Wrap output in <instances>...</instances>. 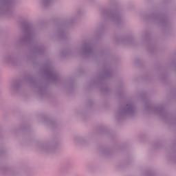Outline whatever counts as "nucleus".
Segmentation results:
<instances>
[{"label":"nucleus","instance_id":"f257e3e1","mask_svg":"<svg viewBox=\"0 0 176 176\" xmlns=\"http://www.w3.org/2000/svg\"><path fill=\"white\" fill-rule=\"evenodd\" d=\"M44 72L47 75V80L52 82H57L60 77L57 74V72L53 69L52 67H46L44 69Z\"/></svg>","mask_w":176,"mask_h":176},{"label":"nucleus","instance_id":"f03ea898","mask_svg":"<svg viewBox=\"0 0 176 176\" xmlns=\"http://www.w3.org/2000/svg\"><path fill=\"white\" fill-rule=\"evenodd\" d=\"M22 28L26 34L23 38V42H30L32 39V28H31V25L30 23H23Z\"/></svg>","mask_w":176,"mask_h":176},{"label":"nucleus","instance_id":"7ed1b4c3","mask_svg":"<svg viewBox=\"0 0 176 176\" xmlns=\"http://www.w3.org/2000/svg\"><path fill=\"white\" fill-rule=\"evenodd\" d=\"M135 112L134 104L131 102H128L124 107H121L120 110V115H133Z\"/></svg>","mask_w":176,"mask_h":176},{"label":"nucleus","instance_id":"20e7f679","mask_svg":"<svg viewBox=\"0 0 176 176\" xmlns=\"http://www.w3.org/2000/svg\"><path fill=\"white\" fill-rule=\"evenodd\" d=\"M82 50L85 54H90L94 52L93 47L89 43H85L84 45Z\"/></svg>","mask_w":176,"mask_h":176},{"label":"nucleus","instance_id":"39448f33","mask_svg":"<svg viewBox=\"0 0 176 176\" xmlns=\"http://www.w3.org/2000/svg\"><path fill=\"white\" fill-rule=\"evenodd\" d=\"M44 2H49V0H44Z\"/></svg>","mask_w":176,"mask_h":176}]
</instances>
